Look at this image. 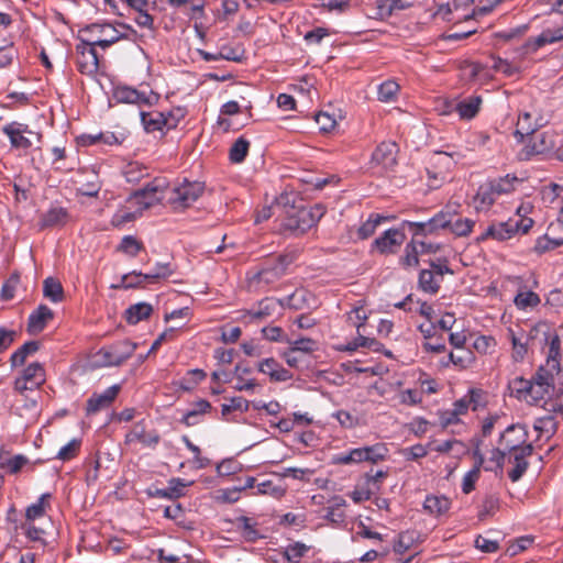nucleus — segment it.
Segmentation results:
<instances>
[{"label": "nucleus", "instance_id": "obj_62", "mask_svg": "<svg viewBox=\"0 0 563 563\" xmlns=\"http://www.w3.org/2000/svg\"><path fill=\"white\" fill-rule=\"evenodd\" d=\"M428 264L431 267L430 271L434 272V275L443 276L445 274H454V272L449 267L446 258L429 260Z\"/></svg>", "mask_w": 563, "mask_h": 563}, {"label": "nucleus", "instance_id": "obj_47", "mask_svg": "<svg viewBox=\"0 0 563 563\" xmlns=\"http://www.w3.org/2000/svg\"><path fill=\"white\" fill-rule=\"evenodd\" d=\"M291 347L292 352H301L306 354H310L318 349V342L310 338H300L294 341H287Z\"/></svg>", "mask_w": 563, "mask_h": 563}, {"label": "nucleus", "instance_id": "obj_63", "mask_svg": "<svg viewBox=\"0 0 563 563\" xmlns=\"http://www.w3.org/2000/svg\"><path fill=\"white\" fill-rule=\"evenodd\" d=\"M498 196L490 189V184H486L479 187L476 198L479 199L481 203L490 206L495 202V198Z\"/></svg>", "mask_w": 563, "mask_h": 563}, {"label": "nucleus", "instance_id": "obj_1", "mask_svg": "<svg viewBox=\"0 0 563 563\" xmlns=\"http://www.w3.org/2000/svg\"><path fill=\"white\" fill-rule=\"evenodd\" d=\"M527 432L521 426L511 424L500 435V444L505 450L514 453L515 467L509 471L508 476L511 482H518L526 473L529 463L527 457L533 452L531 443L526 442Z\"/></svg>", "mask_w": 563, "mask_h": 563}, {"label": "nucleus", "instance_id": "obj_46", "mask_svg": "<svg viewBox=\"0 0 563 563\" xmlns=\"http://www.w3.org/2000/svg\"><path fill=\"white\" fill-rule=\"evenodd\" d=\"M399 85L394 80H386L379 85L377 96L378 100L383 102H389L395 100Z\"/></svg>", "mask_w": 563, "mask_h": 563}, {"label": "nucleus", "instance_id": "obj_6", "mask_svg": "<svg viewBox=\"0 0 563 563\" xmlns=\"http://www.w3.org/2000/svg\"><path fill=\"white\" fill-rule=\"evenodd\" d=\"M290 263L291 258L288 255H278L275 258H271L266 261L262 268L253 276V280L266 285L273 284L284 276Z\"/></svg>", "mask_w": 563, "mask_h": 563}, {"label": "nucleus", "instance_id": "obj_3", "mask_svg": "<svg viewBox=\"0 0 563 563\" xmlns=\"http://www.w3.org/2000/svg\"><path fill=\"white\" fill-rule=\"evenodd\" d=\"M136 347L137 344L130 340L117 341L101 347L96 358L100 366H120L133 355Z\"/></svg>", "mask_w": 563, "mask_h": 563}, {"label": "nucleus", "instance_id": "obj_11", "mask_svg": "<svg viewBox=\"0 0 563 563\" xmlns=\"http://www.w3.org/2000/svg\"><path fill=\"white\" fill-rule=\"evenodd\" d=\"M167 188V183L163 178H155L147 183L143 188L133 192L132 198L142 205L144 209L152 207L159 199L155 198L157 192H163Z\"/></svg>", "mask_w": 563, "mask_h": 563}, {"label": "nucleus", "instance_id": "obj_2", "mask_svg": "<svg viewBox=\"0 0 563 563\" xmlns=\"http://www.w3.org/2000/svg\"><path fill=\"white\" fill-rule=\"evenodd\" d=\"M324 211L325 208L322 205H316L311 208L291 207L287 210L284 225L287 230L302 234L318 223Z\"/></svg>", "mask_w": 563, "mask_h": 563}, {"label": "nucleus", "instance_id": "obj_53", "mask_svg": "<svg viewBox=\"0 0 563 563\" xmlns=\"http://www.w3.org/2000/svg\"><path fill=\"white\" fill-rule=\"evenodd\" d=\"M112 32H113V37L103 38V40H101V38H99V40L81 38V43H82V45H92L95 47L100 46L101 48H108L112 44L117 43L118 41H120L122 38H128L126 34L119 33L114 27H113Z\"/></svg>", "mask_w": 563, "mask_h": 563}, {"label": "nucleus", "instance_id": "obj_45", "mask_svg": "<svg viewBox=\"0 0 563 563\" xmlns=\"http://www.w3.org/2000/svg\"><path fill=\"white\" fill-rule=\"evenodd\" d=\"M144 249L142 242L136 240L133 235H125L121 240V243L118 246V251L128 254L132 257H135L140 251Z\"/></svg>", "mask_w": 563, "mask_h": 563}, {"label": "nucleus", "instance_id": "obj_14", "mask_svg": "<svg viewBox=\"0 0 563 563\" xmlns=\"http://www.w3.org/2000/svg\"><path fill=\"white\" fill-rule=\"evenodd\" d=\"M388 449L383 443H376L369 446L356 448L351 450L354 463L369 462L376 464L386 459Z\"/></svg>", "mask_w": 563, "mask_h": 563}, {"label": "nucleus", "instance_id": "obj_40", "mask_svg": "<svg viewBox=\"0 0 563 563\" xmlns=\"http://www.w3.org/2000/svg\"><path fill=\"white\" fill-rule=\"evenodd\" d=\"M52 495L49 493H45L41 495L38 500L35 504L30 505L25 510V518L29 521H33L37 518H41L45 515V508L48 506V500Z\"/></svg>", "mask_w": 563, "mask_h": 563}, {"label": "nucleus", "instance_id": "obj_59", "mask_svg": "<svg viewBox=\"0 0 563 563\" xmlns=\"http://www.w3.org/2000/svg\"><path fill=\"white\" fill-rule=\"evenodd\" d=\"M478 467H473L471 471H468L464 477L462 483V490L464 494H470L475 488V483L479 478Z\"/></svg>", "mask_w": 563, "mask_h": 563}, {"label": "nucleus", "instance_id": "obj_41", "mask_svg": "<svg viewBox=\"0 0 563 563\" xmlns=\"http://www.w3.org/2000/svg\"><path fill=\"white\" fill-rule=\"evenodd\" d=\"M309 549L310 548L308 545H306L305 543L297 541V542L289 544L285 549L283 556H284L285 561L288 563H299L300 560L309 551Z\"/></svg>", "mask_w": 563, "mask_h": 563}, {"label": "nucleus", "instance_id": "obj_43", "mask_svg": "<svg viewBox=\"0 0 563 563\" xmlns=\"http://www.w3.org/2000/svg\"><path fill=\"white\" fill-rule=\"evenodd\" d=\"M308 297H310V294L305 289L296 290L290 296L283 299L284 307H288L294 310H301L307 306Z\"/></svg>", "mask_w": 563, "mask_h": 563}, {"label": "nucleus", "instance_id": "obj_16", "mask_svg": "<svg viewBox=\"0 0 563 563\" xmlns=\"http://www.w3.org/2000/svg\"><path fill=\"white\" fill-rule=\"evenodd\" d=\"M2 132L9 137L10 143L15 148H30L31 140L24 136V133L33 134L27 125L19 122H11L2 128Z\"/></svg>", "mask_w": 563, "mask_h": 563}, {"label": "nucleus", "instance_id": "obj_5", "mask_svg": "<svg viewBox=\"0 0 563 563\" xmlns=\"http://www.w3.org/2000/svg\"><path fill=\"white\" fill-rule=\"evenodd\" d=\"M558 145V134L544 131L537 134L519 153L520 159L529 161L534 155H553Z\"/></svg>", "mask_w": 563, "mask_h": 563}, {"label": "nucleus", "instance_id": "obj_51", "mask_svg": "<svg viewBox=\"0 0 563 563\" xmlns=\"http://www.w3.org/2000/svg\"><path fill=\"white\" fill-rule=\"evenodd\" d=\"M80 445H81V441L79 439H73L66 445L60 448V450L58 451V453L56 455V459L62 460V461H69L71 459L76 457L77 454L79 453Z\"/></svg>", "mask_w": 563, "mask_h": 563}, {"label": "nucleus", "instance_id": "obj_12", "mask_svg": "<svg viewBox=\"0 0 563 563\" xmlns=\"http://www.w3.org/2000/svg\"><path fill=\"white\" fill-rule=\"evenodd\" d=\"M205 191V185L199 181H185L174 189V202L181 207L191 206Z\"/></svg>", "mask_w": 563, "mask_h": 563}, {"label": "nucleus", "instance_id": "obj_13", "mask_svg": "<svg viewBox=\"0 0 563 563\" xmlns=\"http://www.w3.org/2000/svg\"><path fill=\"white\" fill-rule=\"evenodd\" d=\"M172 119L170 112L167 114L159 111L141 112V121L147 133L163 131L164 128L168 130L175 128L176 122H172Z\"/></svg>", "mask_w": 563, "mask_h": 563}, {"label": "nucleus", "instance_id": "obj_35", "mask_svg": "<svg viewBox=\"0 0 563 563\" xmlns=\"http://www.w3.org/2000/svg\"><path fill=\"white\" fill-rule=\"evenodd\" d=\"M251 143L244 136H240L233 142L229 150V159L233 164H241L245 161L250 151Z\"/></svg>", "mask_w": 563, "mask_h": 563}, {"label": "nucleus", "instance_id": "obj_42", "mask_svg": "<svg viewBox=\"0 0 563 563\" xmlns=\"http://www.w3.org/2000/svg\"><path fill=\"white\" fill-rule=\"evenodd\" d=\"M519 179L514 175H506L505 177H500L498 179H494L489 181L490 189L495 191L498 196L504 194H509L515 189V183H518Z\"/></svg>", "mask_w": 563, "mask_h": 563}, {"label": "nucleus", "instance_id": "obj_34", "mask_svg": "<svg viewBox=\"0 0 563 563\" xmlns=\"http://www.w3.org/2000/svg\"><path fill=\"white\" fill-rule=\"evenodd\" d=\"M43 295L52 302L64 300V288L60 282L54 277H47L43 282Z\"/></svg>", "mask_w": 563, "mask_h": 563}, {"label": "nucleus", "instance_id": "obj_64", "mask_svg": "<svg viewBox=\"0 0 563 563\" xmlns=\"http://www.w3.org/2000/svg\"><path fill=\"white\" fill-rule=\"evenodd\" d=\"M330 32L325 27H316L305 34V41L309 44H319Z\"/></svg>", "mask_w": 563, "mask_h": 563}, {"label": "nucleus", "instance_id": "obj_24", "mask_svg": "<svg viewBox=\"0 0 563 563\" xmlns=\"http://www.w3.org/2000/svg\"><path fill=\"white\" fill-rule=\"evenodd\" d=\"M482 103L483 99L481 96L472 95L459 101L455 106V111L460 119L472 120L479 112Z\"/></svg>", "mask_w": 563, "mask_h": 563}, {"label": "nucleus", "instance_id": "obj_15", "mask_svg": "<svg viewBox=\"0 0 563 563\" xmlns=\"http://www.w3.org/2000/svg\"><path fill=\"white\" fill-rule=\"evenodd\" d=\"M398 145L395 142H382L372 154V162L385 169L393 168L397 161Z\"/></svg>", "mask_w": 563, "mask_h": 563}, {"label": "nucleus", "instance_id": "obj_55", "mask_svg": "<svg viewBox=\"0 0 563 563\" xmlns=\"http://www.w3.org/2000/svg\"><path fill=\"white\" fill-rule=\"evenodd\" d=\"M499 508V498L495 495H488L485 497L482 506V510L478 514V518L484 520L487 516H493Z\"/></svg>", "mask_w": 563, "mask_h": 563}, {"label": "nucleus", "instance_id": "obj_8", "mask_svg": "<svg viewBox=\"0 0 563 563\" xmlns=\"http://www.w3.org/2000/svg\"><path fill=\"white\" fill-rule=\"evenodd\" d=\"M542 333L544 336L545 343L549 344V354L547 357V365L551 367L552 371H556V374L560 372V356H561V340L560 336L551 330L550 325L545 322L538 323L532 330L531 333Z\"/></svg>", "mask_w": 563, "mask_h": 563}, {"label": "nucleus", "instance_id": "obj_60", "mask_svg": "<svg viewBox=\"0 0 563 563\" xmlns=\"http://www.w3.org/2000/svg\"><path fill=\"white\" fill-rule=\"evenodd\" d=\"M534 221L531 218L522 216L519 219H509L508 227L514 228V232L527 233L533 225Z\"/></svg>", "mask_w": 563, "mask_h": 563}, {"label": "nucleus", "instance_id": "obj_23", "mask_svg": "<svg viewBox=\"0 0 563 563\" xmlns=\"http://www.w3.org/2000/svg\"><path fill=\"white\" fill-rule=\"evenodd\" d=\"M79 175L85 178L79 180L81 186L77 189L78 192L87 197H97L101 189L99 175L93 169H80Z\"/></svg>", "mask_w": 563, "mask_h": 563}, {"label": "nucleus", "instance_id": "obj_56", "mask_svg": "<svg viewBox=\"0 0 563 563\" xmlns=\"http://www.w3.org/2000/svg\"><path fill=\"white\" fill-rule=\"evenodd\" d=\"M533 543V538L530 536H525L518 538L515 542L508 545L506 553L509 556H515L520 552L527 550Z\"/></svg>", "mask_w": 563, "mask_h": 563}, {"label": "nucleus", "instance_id": "obj_17", "mask_svg": "<svg viewBox=\"0 0 563 563\" xmlns=\"http://www.w3.org/2000/svg\"><path fill=\"white\" fill-rule=\"evenodd\" d=\"M439 214L444 216V221L446 222L443 227H440V229H450L456 236L468 235L475 224L473 220L460 218L455 212L442 210Z\"/></svg>", "mask_w": 563, "mask_h": 563}, {"label": "nucleus", "instance_id": "obj_39", "mask_svg": "<svg viewBox=\"0 0 563 563\" xmlns=\"http://www.w3.org/2000/svg\"><path fill=\"white\" fill-rule=\"evenodd\" d=\"M417 240H412L405 246L404 255L399 258V263L404 268H412L419 265V256Z\"/></svg>", "mask_w": 563, "mask_h": 563}, {"label": "nucleus", "instance_id": "obj_29", "mask_svg": "<svg viewBox=\"0 0 563 563\" xmlns=\"http://www.w3.org/2000/svg\"><path fill=\"white\" fill-rule=\"evenodd\" d=\"M153 307L147 302H139L130 306L125 310V320L129 324H136L142 320L150 318Z\"/></svg>", "mask_w": 563, "mask_h": 563}, {"label": "nucleus", "instance_id": "obj_48", "mask_svg": "<svg viewBox=\"0 0 563 563\" xmlns=\"http://www.w3.org/2000/svg\"><path fill=\"white\" fill-rule=\"evenodd\" d=\"M173 274L169 263H157L154 269L144 274V279L148 283H155L161 278H167Z\"/></svg>", "mask_w": 563, "mask_h": 563}, {"label": "nucleus", "instance_id": "obj_58", "mask_svg": "<svg viewBox=\"0 0 563 563\" xmlns=\"http://www.w3.org/2000/svg\"><path fill=\"white\" fill-rule=\"evenodd\" d=\"M474 545L476 549L484 553H495L499 549V543L497 540H490L482 534L476 537Z\"/></svg>", "mask_w": 563, "mask_h": 563}, {"label": "nucleus", "instance_id": "obj_37", "mask_svg": "<svg viewBox=\"0 0 563 563\" xmlns=\"http://www.w3.org/2000/svg\"><path fill=\"white\" fill-rule=\"evenodd\" d=\"M40 349V343L37 341H29L25 342L21 347H19L10 357V362L12 366H21L25 363V360L29 355L34 354Z\"/></svg>", "mask_w": 563, "mask_h": 563}, {"label": "nucleus", "instance_id": "obj_27", "mask_svg": "<svg viewBox=\"0 0 563 563\" xmlns=\"http://www.w3.org/2000/svg\"><path fill=\"white\" fill-rule=\"evenodd\" d=\"M22 376L30 383L31 390L40 388L45 383V369L38 362L31 363L24 368Z\"/></svg>", "mask_w": 563, "mask_h": 563}, {"label": "nucleus", "instance_id": "obj_36", "mask_svg": "<svg viewBox=\"0 0 563 563\" xmlns=\"http://www.w3.org/2000/svg\"><path fill=\"white\" fill-rule=\"evenodd\" d=\"M434 276V272L430 269H421L418 276V288L430 295L438 294L440 290V283Z\"/></svg>", "mask_w": 563, "mask_h": 563}, {"label": "nucleus", "instance_id": "obj_4", "mask_svg": "<svg viewBox=\"0 0 563 563\" xmlns=\"http://www.w3.org/2000/svg\"><path fill=\"white\" fill-rule=\"evenodd\" d=\"M554 374H556V371H552L551 367L539 366L530 378L531 388L528 404L537 405L544 400L551 390H554Z\"/></svg>", "mask_w": 563, "mask_h": 563}, {"label": "nucleus", "instance_id": "obj_44", "mask_svg": "<svg viewBox=\"0 0 563 563\" xmlns=\"http://www.w3.org/2000/svg\"><path fill=\"white\" fill-rule=\"evenodd\" d=\"M124 176L128 183H139L144 177L148 176V169L146 166L140 163H130L124 169Z\"/></svg>", "mask_w": 563, "mask_h": 563}, {"label": "nucleus", "instance_id": "obj_54", "mask_svg": "<svg viewBox=\"0 0 563 563\" xmlns=\"http://www.w3.org/2000/svg\"><path fill=\"white\" fill-rule=\"evenodd\" d=\"M207 377L205 371L195 368L187 372V377L184 379L181 384V388L185 390L192 389L197 384L202 382Z\"/></svg>", "mask_w": 563, "mask_h": 563}, {"label": "nucleus", "instance_id": "obj_33", "mask_svg": "<svg viewBox=\"0 0 563 563\" xmlns=\"http://www.w3.org/2000/svg\"><path fill=\"white\" fill-rule=\"evenodd\" d=\"M394 219V217H385L378 213H371L368 219L358 228L357 236L361 240H366L372 236L376 228L382 223Z\"/></svg>", "mask_w": 563, "mask_h": 563}, {"label": "nucleus", "instance_id": "obj_52", "mask_svg": "<svg viewBox=\"0 0 563 563\" xmlns=\"http://www.w3.org/2000/svg\"><path fill=\"white\" fill-rule=\"evenodd\" d=\"M239 528L241 529L243 538L249 542H254L261 538L260 532L254 528L251 519L247 517H241L238 519Z\"/></svg>", "mask_w": 563, "mask_h": 563}, {"label": "nucleus", "instance_id": "obj_61", "mask_svg": "<svg viewBox=\"0 0 563 563\" xmlns=\"http://www.w3.org/2000/svg\"><path fill=\"white\" fill-rule=\"evenodd\" d=\"M283 489L274 485V483L269 479L264 481L262 483L256 484V493L255 495H272L279 496L282 495Z\"/></svg>", "mask_w": 563, "mask_h": 563}, {"label": "nucleus", "instance_id": "obj_19", "mask_svg": "<svg viewBox=\"0 0 563 563\" xmlns=\"http://www.w3.org/2000/svg\"><path fill=\"white\" fill-rule=\"evenodd\" d=\"M161 441V435L156 430L146 431L142 422L133 426L132 430L125 435V442H140L144 446L155 448Z\"/></svg>", "mask_w": 563, "mask_h": 563}, {"label": "nucleus", "instance_id": "obj_49", "mask_svg": "<svg viewBox=\"0 0 563 563\" xmlns=\"http://www.w3.org/2000/svg\"><path fill=\"white\" fill-rule=\"evenodd\" d=\"M146 282L144 279V274L141 272L133 271L122 276L121 285L115 286V288L123 287L125 289L130 288H139L143 287V283Z\"/></svg>", "mask_w": 563, "mask_h": 563}, {"label": "nucleus", "instance_id": "obj_22", "mask_svg": "<svg viewBox=\"0 0 563 563\" xmlns=\"http://www.w3.org/2000/svg\"><path fill=\"white\" fill-rule=\"evenodd\" d=\"M563 40V26L545 29L537 37H530L527 41V47L532 52L538 51L547 44H553Z\"/></svg>", "mask_w": 563, "mask_h": 563}, {"label": "nucleus", "instance_id": "obj_25", "mask_svg": "<svg viewBox=\"0 0 563 563\" xmlns=\"http://www.w3.org/2000/svg\"><path fill=\"white\" fill-rule=\"evenodd\" d=\"M77 52H79L85 62H79V69L81 73H96L99 68V56L96 47L92 45H77Z\"/></svg>", "mask_w": 563, "mask_h": 563}, {"label": "nucleus", "instance_id": "obj_20", "mask_svg": "<svg viewBox=\"0 0 563 563\" xmlns=\"http://www.w3.org/2000/svg\"><path fill=\"white\" fill-rule=\"evenodd\" d=\"M187 486V484L184 482V479L174 477L169 479L168 487L166 488H148L146 490L147 496L155 497V498H165V499H178L185 495L184 488Z\"/></svg>", "mask_w": 563, "mask_h": 563}, {"label": "nucleus", "instance_id": "obj_18", "mask_svg": "<svg viewBox=\"0 0 563 563\" xmlns=\"http://www.w3.org/2000/svg\"><path fill=\"white\" fill-rule=\"evenodd\" d=\"M446 222L444 221V216L439 214V212L429 219L426 222H411V221H404L401 224V229L404 230L405 227H408L409 230L413 234V239L416 240L419 235H428L432 234L435 231L440 229V227H443Z\"/></svg>", "mask_w": 563, "mask_h": 563}, {"label": "nucleus", "instance_id": "obj_57", "mask_svg": "<svg viewBox=\"0 0 563 563\" xmlns=\"http://www.w3.org/2000/svg\"><path fill=\"white\" fill-rule=\"evenodd\" d=\"M531 114L529 112H523L519 115L517 126L522 128V130H527L528 133H536L541 126H543L542 118L536 120L534 123L531 122Z\"/></svg>", "mask_w": 563, "mask_h": 563}, {"label": "nucleus", "instance_id": "obj_21", "mask_svg": "<svg viewBox=\"0 0 563 563\" xmlns=\"http://www.w3.org/2000/svg\"><path fill=\"white\" fill-rule=\"evenodd\" d=\"M54 318V312L46 305H40L34 310L27 320V332L30 334H37L42 332L47 322Z\"/></svg>", "mask_w": 563, "mask_h": 563}, {"label": "nucleus", "instance_id": "obj_38", "mask_svg": "<svg viewBox=\"0 0 563 563\" xmlns=\"http://www.w3.org/2000/svg\"><path fill=\"white\" fill-rule=\"evenodd\" d=\"M508 388L510 389L511 396L516 397L519 400H529V391L531 388L530 379H526L523 377H516L509 382Z\"/></svg>", "mask_w": 563, "mask_h": 563}, {"label": "nucleus", "instance_id": "obj_28", "mask_svg": "<svg viewBox=\"0 0 563 563\" xmlns=\"http://www.w3.org/2000/svg\"><path fill=\"white\" fill-rule=\"evenodd\" d=\"M555 230V224L551 223L548 232L542 238L537 240L534 250L538 253L542 254L563 245V235L559 238L552 236Z\"/></svg>", "mask_w": 563, "mask_h": 563}, {"label": "nucleus", "instance_id": "obj_50", "mask_svg": "<svg viewBox=\"0 0 563 563\" xmlns=\"http://www.w3.org/2000/svg\"><path fill=\"white\" fill-rule=\"evenodd\" d=\"M539 303H540L539 296L531 290L525 291V292H519L515 297V305L519 309H527L529 307H536Z\"/></svg>", "mask_w": 563, "mask_h": 563}, {"label": "nucleus", "instance_id": "obj_10", "mask_svg": "<svg viewBox=\"0 0 563 563\" xmlns=\"http://www.w3.org/2000/svg\"><path fill=\"white\" fill-rule=\"evenodd\" d=\"M405 240L406 235L402 229H388L374 240L372 249L383 255L395 254Z\"/></svg>", "mask_w": 563, "mask_h": 563}, {"label": "nucleus", "instance_id": "obj_32", "mask_svg": "<svg viewBox=\"0 0 563 563\" xmlns=\"http://www.w3.org/2000/svg\"><path fill=\"white\" fill-rule=\"evenodd\" d=\"M508 224L509 220L489 225L485 233L482 234L479 240H486L488 238H492L498 241H504L512 238V235L515 234L514 228L508 227Z\"/></svg>", "mask_w": 563, "mask_h": 563}, {"label": "nucleus", "instance_id": "obj_7", "mask_svg": "<svg viewBox=\"0 0 563 563\" xmlns=\"http://www.w3.org/2000/svg\"><path fill=\"white\" fill-rule=\"evenodd\" d=\"M112 97L118 103H131L139 106H153L159 100L158 93L152 90L146 93L129 86H117L113 89Z\"/></svg>", "mask_w": 563, "mask_h": 563}, {"label": "nucleus", "instance_id": "obj_26", "mask_svg": "<svg viewBox=\"0 0 563 563\" xmlns=\"http://www.w3.org/2000/svg\"><path fill=\"white\" fill-rule=\"evenodd\" d=\"M277 307H284V300L265 298L258 302L257 309H252L247 313L253 320H264L271 317Z\"/></svg>", "mask_w": 563, "mask_h": 563}, {"label": "nucleus", "instance_id": "obj_30", "mask_svg": "<svg viewBox=\"0 0 563 563\" xmlns=\"http://www.w3.org/2000/svg\"><path fill=\"white\" fill-rule=\"evenodd\" d=\"M68 212L63 207H53L42 214L41 228H53L66 222Z\"/></svg>", "mask_w": 563, "mask_h": 563}, {"label": "nucleus", "instance_id": "obj_9", "mask_svg": "<svg viewBox=\"0 0 563 563\" xmlns=\"http://www.w3.org/2000/svg\"><path fill=\"white\" fill-rule=\"evenodd\" d=\"M121 386L119 384L108 387L103 393H93L86 402V416H93L101 410L111 407L113 401L117 399Z\"/></svg>", "mask_w": 563, "mask_h": 563}, {"label": "nucleus", "instance_id": "obj_31", "mask_svg": "<svg viewBox=\"0 0 563 563\" xmlns=\"http://www.w3.org/2000/svg\"><path fill=\"white\" fill-rule=\"evenodd\" d=\"M451 507V500L445 496H427L423 508L431 515L441 516Z\"/></svg>", "mask_w": 563, "mask_h": 563}]
</instances>
